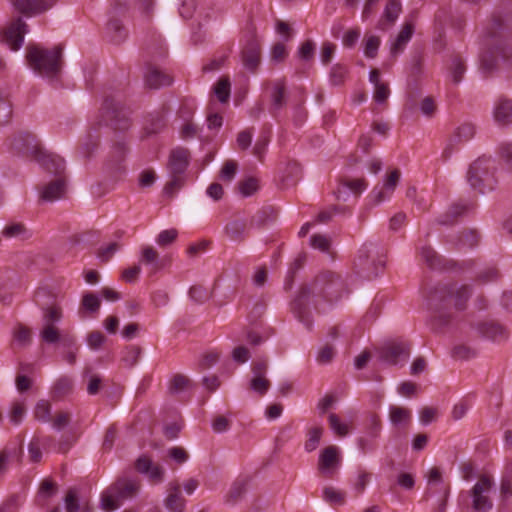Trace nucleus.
Returning <instances> with one entry per match:
<instances>
[{
	"mask_svg": "<svg viewBox=\"0 0 512 512\" xmlns=\"http://www.w3.org/2000/svg\"><path fill=\"white\" fill-rule=\"evenodd\" d=\"M512 15L503 17L493 14L485 29L486 45L491 48L488 54L481 58V69L484 73H491L496 69V59L501 56L508 60L512 57Z\"/></svg>",
	"mask_w": 512,
	"mask_h": 512,
	"instance_id": "nucleus-1",
	"label": "nucleus"
},
{
	"mask_svg": "<svg viewBox=\"0 0 512 512\" xmlns=\"http://www.w3.org/2000/svg\"><path fill=\"white\" fill-rule=\"evenodd\" d=\"M470 296L471 288L468 285L443 284L436 286L430 293L431 305L437 310L432 317V329L440 331L451 322V314L442 312L443 309L453 305L457 310H463Z\"/></svg>",
	"mask_w": 512,
	"mask_h": 512,
	"instance_id": "nucleus-2",
	"label": "nucleus"
},
{
	"mask_svg": "<svg viewBox=\"0 0 512 512\" xmlns=\"http://www.w3.org/2000/svg\"><path fill=\"white\" fill-rule=\"evenodd\" d=\"M12 146L18 152L31 156L45 171L56 177H65V161L59 155L47 153L36 136L23 133L13 139Z\"/></svg>",
	"mask_w": 512,
	"mask_h": 512,
	"instance_id": "nucleus-3",
	"label": "nucleus"
},
{
	"mask_svg": "<svg viewBox=\"0 0 512 512\" xmlns=\"http://www.w3.org/2000/svg\"><path fill=\"white\" fill-rule=\"evenodd\" d=\"M28 65L39 75L57 78L63 67V47L57 45L52 49L28 46L26 53Z\"/></svg>",
	"mask_w": 512,
	"mask_h": 512,
	"instance_id": "nucleus-4",
	"label": "nucleus"
},
{
	"mask_svg": "<svg viewBox=\"0 0 512 512\" xmlns=\"http://www.w3.org/2000/svg\"><path fill=\"white\" fill-rule=\"evenodd\" d=\"M495 162L490 158L480 157L475 160L468 170L467 179L471 187L481 194L494 191L498 180L495 177Z\"/></svg>",
	"mask_w": 512,
	"mask_h": 512,
	"instance_id": "nucleus-5",
	"label": "nucleus"
},
{
	"mask_svg": "<svg viewBox=\"0 0 512 512\" xmlns=\"http://www.w3.org/2000/svg\"><path fill=\"white\" fill-rule=\"evenodd\" d=\"M190 152L187 148L178 147L170 152L167 168L171 180L164 187L165 194L172 197L184 183V173L189 165Z\"/></svg>",
	"mask_w": 512,
	"mask_h": 512,
	"instance_id": "nucleus-6",
	"label": "nucleus"
},
{
	"mask_svg": "<svg viewBox=\"0 0 512 512\" xmlns=\"http://www.w3.org/2000/svg\"><path fill=\"white\" fill-rule=\"evenodd\" d=\"M314 290L328 301H336L346 292V285L341 276L332 271H323L313 280Z\"/></svg>",
	"mask_w": 512,
	"mask_h": 512,
	"instance_id": "nucleus-7",
	"label": "nucleus"
},
{
	"mask_svg": "<svg viewBox=\"0 0 512 512\" xmlns=\"http://www.w3.org/2000/svg\"><path fill=\"white\" fill-rule=\"evenodd\" d=\"M102 114L107 125L114 130L126 131L131 125L128 109L115 97L108 96L105 98L102 105Z\"/></svg>",
	"mask_w": 512,
	"mask_h": 512,
	"instance_id": "nucleus-8",
	"label": "nucleus"
},
{
	"mask_svg": "<svg viewBox=\"0 0 512 512\" xmlns=\"http://www.w3.org/2000/svg\"><path fill=\"white\" fill-rule=\"evenodd\" d=\"M493 487V480L490 476L482 474L478 482L472 487L470 496L472 498V508L476 512H488L493 507L489 492Z\"/></svg>",
	"mask_w": 512,
	"mask_h": 512,
	"instance_id": "nucleus-9",
	"label": "nucleus"
},
{
	"mask_svg": "<svg viewBox=\"0 0 512 512\" xmlns=\"http://www.w3.org/2000/svg\"><path fill=\"white\" fill-rule=\"evenodd\" d=\"M411 345L403 341H390L376 348L379 361L388 365H397L400 360L409 358Z\"/></svg>",
	"mask_w": 512,
	"mask_h": 512,
	"instance_id": "nucleus-10",
	"label": "nucleus"
},
{
	"mask_svg": "<svg viewBox=\"0 0 512 512\" xmlns=\"http://www.w3.org/2000/svg\"><path fill=\"white\" fill-rule=\"evenodd\" d=\"M475 135V126L472 123H462L449 135L445 148L442 151V159L448 160L461 145L471 140Z\"/></svg>",
	"mask_w": 512,
	"mask_h": 512,
	"instance_id": "nucleus-11",
	"label": "nucleus"
},
{
	"mask_svg": "<svg viewBox=\"0 0 512 512\" xmlns=\"http://www.w3.org/2000/svg\"><path fill=\"white\" fill-rule=\"evenodd\" d=\"M317 294L314 290V283L311 285H303L298 295L291 303V309L299 321L303 322L308 328L311 327L312 320L310 317L309 304L312 295Z\"/></svg>",
	"mask_w": 512,
	"mask_h": 512,
	"instance_id": "nucleus-12",
	"label": "nucleus"
},
{
	"mask_svg": "<svg viewBox=\"0 0 512 512\" xmlns=\"http://www.w3.org/2000/svg\"><path fill=\"white\" fill-rule=\"evenodd\" d=\"M317 294L314 290V283L311 285H303L298 295L291 303V309L299 321L303 322L308 328L311 327L312 320L310 317L309 304L312 295Z\"/></svg>",
	"mask_w": 512,
	"mask_h": 512,
	"instance_id": "nucleus-13",
	"label": "nucleus"
},
{
	"mask_svg": "<svg viewBox=\"0 0 512 512\" xmlns=\"http://www.w3.org/2000/svg\"><path fill=\"white\" fill-rule=\"evenodd\" d=\"M340 462L339 448L335 445H329L323 448L319 454L317 470L322 477L331 479L336 474Z\"/></svg>",
	"mask_w": 512,
	"mask_h": 512,
	"instance_id": "nucleus-14",
	"label": "nucleus"
},
{
	"mask_svg": "<svg viewBox=\"0 0 512 512\" xmlns=\"http://www.w3.org/2000/svg\"><path fill=\"white\" fill-rule=\"evenodd\" d=\"M26 32V23L21 18H17L4 30L2 41L7 44L11 50L16 51L22 46Z\"/></svg>",
	"mask_w": 512,
	"mask_h": 512,
	"instance_id": "nucleus-15",
	"label": "nucleus"
},
{
	"mask_svg": "<svg viewBox=\"0 0 512 512\" xmlns=\"http://www.w3.org/2000/svg\"><path fill=\"white\" fill-rule=\"evenodd\" d=\"M57 0H11L14 9L25 16L41 14L54 6Z\"/></svg>",
	"mask_w": 512,
	"mask_h": 512,
	"instance_id": "nucleus-16",
	"label": "nucleus"
},
{
	"mask_svg": "<svg viewBox=\"0 0 512 512\" xmlns=\"http://www.w3.org/2000/svg\"><path fill=\"white\" fill-rule=\"evenodd\" d=\"M420 253L426 265L433 270L451 271L457 267L455 261L442 257L431 246H423Z\"/></svg>",
	"mask_w": 512,
	"mask_h": 512,
	"instance_id": "nucleus-17",
	"label": "nucleus"
},
{
	"mask_svg": "<svg viewBox=\"0 0 512 512\" xmlns=\"http://www.w3.org/2000/svg\"><path fill=\"white\" fill-rule=\"evenodd\" d=\"M65 193V177H56V179L42 186L40 190V200L43 202H53L63 198Z\"/></svg>",
	"mask_w": 512,
	"mask_h": 512,
	"instance_id": "nucleus-18",
	"label": "nucleus"
},
{
	"mask_svg": "<svg viewBox=\"0 0 512 512\" xmlns=\"http://www.w3.org/2000/svg\"><path fill=\"white\" fill-rule=\"evenodd\" d=\"M241 58L244 67L254 73L260 64V44L256 40H250L243 48Z\"/></svg>",
	"mask_w": 512,
	"mask_h": 512,
	"instance_id": "nucleus-19",
	"label": "nucleus"
},
{
	"mask_svg": "<svg viewBox=\"0 0 512 512\" xmlns=\"http://www.w3.org/2000/svg\"><path fill=\"white\" fill-rule=\"evenodd\" d=\"M165 507L170 512H183L186 506V500L181 494V487L177 481L171 482L168 488Z\"/></svg>",
	"mask_w": 512,
	"mask_h": 512,
	"instance_id": "nucleus-20",
	"label": "nucleus"
},
{
	"mask_svg": "<svg viewBox=\"0 0 512 512\" xmlns=\"http://www.w3.org/2000/svg\"><path fill=\"white\" fill-rule=\"evenodd\" d=\"M111 486V491H115L116 497L120 500L128 499L136 495L140 488L138 481L128 478H118Z\"/></svg>",
	"mask_w": 512,
	"mask_h": 512,
	"instance_id": "nucleus-21",
	"label": "nucleus"
},
{
	"mask_svg": "<svg viewBox=\"0 0 512 512\" xmlns=\"http://www.w3.org/2000/svg\"><path fill=\"white\" fill-rule=\"evenodd\" d=\"M370 258V250L362 248L359 250V254L354 262L358 272L365 274L366 277H372L378 274V267L376 262Z\"/></svg>",
	"mask_w": 512,
	"mask_h": 512,
	"instance_id": "nucleus-22",
	"label": "nucleus"
},
{
	"mask_svg": "<svg viewBox=\"0 0 512 512\" xmlns=\"http://www.w3.org/2000/svg\"><path fill=\"white\" fill-rule=\"evenodd\" d=\"M145 81L150 88L159 89L170 86L173 82V77L157 67L150 66L146 73Z\"/></svg>",
	"mask_w": 512,
	"mask_h": 512,
	"instance_id": "nucleus-23",
	"label": "nucleus"
},
{
	"mask_svg": "<svg viewBox=\"0 0 512 512\" xmlns=\"http://www.w3.org/2000/svg\"><path fill=\"white\" fill-rule=\"evenodd\" d=\"M40 338L44 343L56 344L62 341L65 346L71 347L75 345L74 337H61L60 330L56 325H43L40 331Z\"/></svg>",
	"mask_w": 512,
	"mask_h": 512,
	"instance_id": "nucleus-24",
	"label": "nucleus"
},
{
	"mask_svg": "<svg viewBox=\"0 0 512 512\" xmlns=\"http://www.w3.org/2000/svg\"><path fill=\"white\" fill-rule=\"evenodd\" d=\"M401 10L402 6L400 1L389 0L388 3L386 4L381 19L378 22V28L381 30H386L390 26H392L397 20Z\"/></svg>",
	"mask_w": 512,
	"mask_h": 512,
	"instance_id": "nucleus-25",
	"label": "nucleus"
},
{
	"mask_svg": "<svg viewBox=\"0 0 512 512\" xmlns=\"http://www.w3.org/2000/svg\"><path fill=\"white\" fill-rule=\"evenodd\" d=\"M494 119L501 126L512 123V99L501 97L494 109Z\"/></svg>",
	"mask_w": 512,
	"mask_h": 512,
	"instance_id": "nucleus-26",
	"label": "nucleus"
},
{
	"mask_svg": "<svg viewBox=\"0 0 512 512\" xmlns=\"http://www.w3.org/2000/svg\"><path fill=\"white\" fill-rule=\"evenodd\" d=\"M141 262L149 266V275H153L161 270L164 266L163 260L160 258L159 253L153 247H145L142 250Z\"/></svg>",
	"mask_w": 512,
	"mask_h": 512,
	"instance_id": "nucleus-27",
	"label": "nucleus"
},
{
	"mask_svg": "<svg viewBox=\"0 0 512 512\" xmlns=\"http://www.w3.org/2000/svg\"><path fill=\"white\" fill-rule=\"evenodd\" d=\"M414 29H415L414 24L411 22H406L403 25L401 31L397 35V38L391 47L392 54H397V53L403 51L404 46L411 39V37L414 33Z\"/></svg>",
	"mask_w": 512,
	"mask_h": 512,
	"instance_id": "nucleus-28",
	"label": "nucleus"
},
{
	"mask_svg": "<svg viewBox=\"0 0 512 512\" xmlns=\"http://www.w3.org/2000/svg\"><path fill=\"white\" fill-rule=\"evenodd\" d=\"M286 83L284 80H278L273 85V90L271 93V101H272V112L278 111L283 108L286 104Z\"/></svg>",
	"mask_w": 512,
	"mask_h": 512,
	"instance_id": "nucleus-29",
	"label": "nucleus"
},
{
	"mask_svg": "<svg viewBox=\"0 0 512 512\" xmlns=\"http://www.w3.org/2000/svg\"><path fill=\"white\" fill-rule=\"evenodd\" d=\"M41 310L43 313V325H56V323L60 322L63 317L62 308L56 302L42 307Z\"/></svg>",
	"mask_w": 512,
	"mask_h": 512,
	"instance_id": "nucleus-30",
	"label": "nucleus"
},
{
	"mask_svg": "<svg viewBox=\"0 0 512 512\" xmlns=\"http://www.w3.org/2000/svg\"><path fill=\"white\" fill-rule=\"evenodd\" d=\"M127 150L128 148L124 142H117L113 145L110 159L107 162V166L111 171H116L120 168V163L124 161Z\"/></svg>",
	"mask_w": 512,
	"mask_h": 512,
	"instance_id": "nucleus-31",
	"label": "nucleus"
},
{
	"mask_svg": "<svg viewBox=\"0 0 512 512\" xmlns=\"http://www.w3.org/2000/svg\"><path fill=\"white\" fill-rule=\"evenodd\" d=\"M323 433L324 428L322 426H314L307 430L304 442V450L307 453H311L319 447Z\"/></svg>",
	"mask_w": 512,
	"mask_h": 512,
	"instance_id": "nucleus-32",
	"label": "nucleus"
},
{
	"mask_svg": "<svg viewBox=\"0 0 512 512\" xmlns=\"http://www.w3.org/2000/svg\"><path fill=\"white\" fill-rule=\"evenodd\" d=\"M247 224L245 220H233L225 227V233L235 241H243Z\"/></svg>",
	"mask_w": 512,
	"mask_h": 512,
	"instance_id": "nucleus-33",
	"label": "nucleus"
},
{
	"mask_svg": "<svg viewBox=\"0 0 512 512\" xmlns=\"http://www.w3.org/2000/svg\"><path fill=\"white\" fill-rule=\"evenodd\" d=\"M213 92L221 103L228 102L231 93L230 78L222 76L214 85Z\"/></svg>",
	"mask_w": 512,
	"mask_h": 512,
	"instance_id": "nucleus-34",
	"label": "nucleus"
},
{
	"mask_svg": "<svg viewBox=\"0 0 512 512\" xmlns=\"http://www.w3.org/2000/svg\"><path fill=\"white\" fill-rule=\"evenodd\" d=\"M248 481L246 479L236 480L226 495V502L234 504L240 500L247 491Z\"/></svg>",
	"mask_w": 512,
	"mask_h": 512,
	"instance_id": "nucleus-35",
	"label": "nucleus"
},
{
	"mask_svg": "<svg viewBox=\"0 0 512 512\" xmlns=\"http://www.w3.org/2000/svg\"><path fill=\"white\" fill-rule=\"evenodd\" d=\"M478 329L483 336L493 340L505 337L504 328L498 323H481Z\"/></svg>",
	"mask_w": 512,
	"mask_h": 512,
	"instance_id": "nucleus-36",
	"label": "nucleus"
},
{
	"mask_svg": "<svg viewBox=\"0 0 512 512\" xmlns=\"http://www.w3.org/2000/svg\"><path fill=\"white\" fill-rule=\"evenodd\" d=\"M479 243V234L475 230H468L462 232L459 236L455 246L457 249L461 250L464 248H473L477 246Z\"/></svg>",
	"mask_w": 512,
	"mask_h": 512,
	"instance_id": "nucleus-37",
	"label": "nucleus"
},
{
	"mask_svg": "<svg viewBox=\"0 0 512 512\" xmlns=\"http://www.w3.org/2000/svg\"><path fill=\"white\" fill-rule=\"evenodd\" d=\"M348 75V68L346 65L337 63L334 64L329 72V80L333 86H340L344 84Z\"/></svg>",
	"mask_w": 512,
	"mask_h": 512,
	"instance_id": "nucleus-38",
	"label": "nucleus"
},
{
	"mask_svg": "<svg viewBox=\"0 0 512 512\" xmlns=\"http://www.w3.org/2000/svg\"><path fill=\"white\" fill-rule=\"evenodd\" d=\"M390 420L393 425L408 423L411 419V412L408 408L391 406L389 410Z\"/></svg>",
	"mask_w": 512,
	"mask_h": 512,
	"instance_id": "nucleus-39",
	"label": "nucleus"
},
{
	"mask_svg": "<svg viewBox=\"0 0 512 512\" xmlns=\"http://www.w3.org/2000/svg\"><path fill=\"white\" fill-rule=\"evenodd\" d=\"M466 210L467 206L463 204H455L444 216L440 217L437 222L440 225H451L459 216L463 215Z\"/></svg>",
	"mask_w": 512,
	"mask_h": 512,
	"instance_id": "nucleus-40",
	"label": "nucleus"
},
{
	"mask_svg": "<svg viewBox=\"0 0 512 512\" xmlns=\"http://www.w3.org/2000/svg\"><path fill=\"white\" fill-rule=\"evenodd\" d=\"M64 504L66 512H78L80 509L79 502V489L77 487H70L64 497Z\"/></svg>",
	"mask_w": 512,
	"mask_h": 512,
	"instance_id": "nucleus-41",
	"label": "nucleus"
},
{
	"mask_svg": "<svg viewBox=\"0 0 512 512\" xmlns=\"http://www.w3.org/2000/svg\"><path fill=\"white\" fill-rule=\"evenodd\" d=\"M2 235L5 238H16V237L28 238L30 236L28 234V229L26 228V226L20 222L7 225L2 230Z\"/></svg>",
	"mask_w": 512,
	"mask_h": 512,
	"instance_id": "nucleus-42",
	"label": "nucleus"
},
{
	"mask_svg": "<svg viewBox=\"0 0 512 512\" xmlns=\"http://www.w3.org/2000/svg\"><path fill=\"white\" fill-rule=\"evenodd\" d=\"M13 339L20 347H26L31 343V330L23 324H18L13 332Z\"/></svg>",
	"mask_w": 512,
	"mask_h": 512,
	"instance_id": "nucleus-43",
	"label": "nucleus"
},
{
	"mask_svg": "<svg viewBox=\"0 0 512 512\" xmlns=\"http://www.w3.org/2000/svg\"><path fill=\"white\" fill-rule=\"evenodd\" d=\"M119 501L116 497L115 491H111V486H109L102 494L101 497V505L105 511H113L119 507Z\"/></svg>",
	"mask_w": 512,
	"mask_h": 512,
	"instance_id": "nucleus-44",
	"label": "nucleus"
},
{
	"mask_svg": "<svg viewBox=\"0 0 512 512\" xmlns=\"http://www.w3.org/2000/svg\"><path fill=\"white\" fill-rule=\"evenodd\" d=\"M190 385V379L183 374H175L169 383V393L177 394L184 391Z\"/></svg>",
	"mask_w": 512,
	"mask_h": 512,
	"instance_id": "nucleus-45",
	"label": "nucleus"
},
{
	"mask_svg": "<svg viewBox=\"0 0 512 512\" xmlns=\"http://www.w3.org/2000/svg\"><path fill=\"white\" fill-rule=\"evenodd\" d=\"M107 29L112 33V41L120 43L126 37V31L118 19H112L107 24Z\"/></svg>",
	"mask_w": 512,
	"mask_h": 512,
	"instance_id": "nucleus-46",
	"label": "nucleus"
},
{
	"mask_svg": "<svg viewBox=\"0 0 512 512\" xmlns=\"http://www.w3.org/2000/svg\"><path fill=\"white\" fill-rule=\"evenodd\" d=\"M271 383L266 376H253L250 380V389L259 395H264L270 388Z\"/></svg>",
	"mask_w": 512,
	"mask_h": 512,
	"instance_id": "nucleus-47",
	"label": "nucleus"
},
{
	"mask_svg": "<svg viewBox=\"0 0 512 512\" xmlns=\"http://www.w3.org/2000/svg\"><path fill=\"white\" fill-rule=\"evenodd\" d=\"M259 188L258 180L254 177H249L238 183V190L244 196H251Z\"/></svg>",
	"mask_w": 512,
	"mask_h": 512,
	"instance_id": "nucleus-48",
	"label": "nucleus"
},
{
	"mask_svg": "<svg viewBox=\"0 0 512 512\" xmlns=\"http://www.w3.org/2000/svg\"><path fill=\"white\" fill-rule=\"evenodd\" d=\"M51 405L46 400H40L35 407L34 417L43 422L50 421Z\"/></svg>",
	"mask_w": 512,
	"mask_h": 512,
	"instance_id": "nucleus-49",
	"label": "nucleus"
},
{
	"mask_svg": "<svg viewBox=\"0 0 512 512\" xmlns=\"http://www.w3.org/2000/svg\"><path fill=\"white\" fill-rule=\"evenodd\" d=\"M323 497L331 504L342 505L345 502V493L338 491L333 487H325L323 490Z\"/></svg>",
	"mask_w": 512,
	"mask_h": 512,
	"instance_id": "nucleus-50",
	"label": "nucleus"
},
{
	"mask_svg": "<svg viewBox=\"0 0 512 512\" xmlns=\"http://www.w3.org/2000/svg\"><path fill=\"white\" fill-rule=\"evenodd\" d=\"M58 492V485L51 478H45L40 486L38 493L41 497L51 498Z\"/></svg>",
	"mask_w": 512,
	"mask_h": 512,
	"instance_id": "nucleus-51",
	"label": "nucleus"
},
{
	"mask_svg": "<svg viewBox=\"0 0 512 512\" xmlns=\"http://www.w3.org/2000/svg\"><path fill=\"white\" fill-rule=\"evenodd\" d=\"M452 356L458 360H468L476 356V350L467 345L460 344L452 349Z\"/></svg>",
	"mask_w": 512,
	"mask_h": 512,
	"instance_id": "nucleus-52",
	"label": "nucleus"
},
{
	"mask_svg": "<svg viewBox=\"0 0 512 512\" xmlns=\"http://www.w3.org/2000/svg\"><path fill=\"white\" fill-rule=\"evenodd\" d=\"M81 305L85 310L95 313L100 308V299L94 293H86L82 297Z\"/></svg>",
	"mask_w": 512,
	"mask_h": 512,
	"instance_id": "nucleus-53",
	"label": "nucleus"
},
{
	"mask_svg": "<svg viewBox=\"0 0 512 512\" xmlns=\"http://www.w3.org/2000/svg\"><path fill=\"white\" fill-rule=\"evenodd\" d=\"M465 70L466 67L464 62L459 57H454L451 66V75L455 84L462 81Z\"/></svg>",
	"mask_w": 512,
	"mask_h": 512,
	"instance_id": "nucleus-54",
	"label": "nucleus"
},
{
	"mask_svg": "<svg viewBox=\"0 0 512 512\" xmlns=\"http://www.w3.org/2000/svg\"><path fill=\"white\" fill-rule=\"evenodd\" d=\"M380 45V38L375 35L368 36L365 41L364 54L368 58H375L377 56L378 48Z\"/></svg>",
	"mask_w": 512,
	"mask_h": 512,
	"instance_id": "nucleus-55",
	"label": "nucleus"
},
{
	"mask_svg": "<svg viewBox=\"0 0 512 512\" xmlns=\"http://www.w3.org/2000/svg\"><path fill=\"white\" fill-rule=\"evenodd\" d=\"M12 117V104L10 101L0 95V125L7 124Z\"/></svg>",
	"mask_w": 512,
	"mask_h": 512,
	"instance_id": "nucleus-56",
	"label": "nucleus"
},
{
	"mask_svg": "<svg viewBox=\"0 0 512 512\" xmlns=\"http://www.w3.org/2000/svg\"><path fill=\"white\" fill-rule=\"evenodd\" d=\"M330 428L335 432L336 435L343 437L348 434V426L341 423L339 417L335 413H331L328 417Z\"/></svg>",
	"mask_w": 512,
	"mask_h": 512,
	"instance_id": "nucleus-57",
	"label": "nucleus"
},
{
	"mask_svg": "<svg viewBox=\"0 0 512 512\" xmlns=\"http://www.w3.org/2000/svg\"><path fill=\"white\" fill-rule=\"evenodd\" d=\"M53 390L56 396L63 397L72 390V381L66 377L60 378L55 383Z\"/></svg>",
	"mask_w": 512,
	"mask_h": 512,
	"instance_id": "nucleus-58",
	"label": "nucleus"
},
{
	"mask_svg": "<svg viewBox=\"0 0 512 512\" xmlns=\"http://www.w3.org/2000/svg\"><path fill=\"white\" fill-rule=\"evenodd\" d=\"M237 167L238 166L235 161H226L220 171L221 179L224 181H231L236 175Z\"/></svg>",
	"mask_w": 512,
	"mask_h": 512,
	"instance_id": "nucleus-59",
	"label": "nucleus"
},
{
	"mask_svg": "<svg viewBox=\"0 0 512 512\" xmlns=\"http://www.w3.org/2000/svg\"><path fill=\"white\" fill-rule=\"evenodd\" d=\"M71 422V414L69 412L60 411L52 419V425L57 430H62Z\"/></svg>",
	"mask_w": 512,
	"mask_h": 512,
	"instance_id": "nucleus-60",
	"label": "nucleus"
},
{
	"mask_svg": "<svg viewBox=\"0 0 512 512\" xmlns=\"http://www.w3.org/2000/svg\"><path fill=\"white\" fill-rule=\"evenodd\" d=\"M310 244L312 247L327 252L330 248V240L321 234H315L311 237Z\"/></svg>",
	"mask_w": 512,
	"mask_h": 512,
	"instance_id": "nucleus-61",
	"label": "nucleus"
},
{
	"mask_svg": "<svg viewBox=\"0 0 512 512\" xmlns=\"http://www.w3.org/2000/svg\"><path fill=\"white\" fill-rule=\"evenodd\" d=\"M390 95V89L387 83L377 84L375 86L373 98L377 103H385Z\"/></svg>",
	"mask_w": 512,
	"mask_h": 512,
	"instance_id": "nucleus-62",
	"label": "nucleus"
},
{
	"mask_svg": "<svg viewBox=\"0 0 512 512\" xmlns=\"http://www.w3.org/2000/svg\"><path fill=\"white\" fill-rule=\"evenodd\" d=\"M190 297L196 302L202 303L209 298L208 291L201 285H194L189 290Z\"/></svg>",
	"mask_w": 512,
	"mask_h": 512,
	"instance_id": "nucleus-63",
	"label": "nucleus"
},
{
	"mask_svg": "<svg viewBox=\"0 0 512 512\" xmlns=\"http://www.w3.org/2000/svg\"><path fill=\"white\" fill-rule=\"evenodd\" d=\"M499 155L507 168L512 171V143H503L499 148Z\"/></svg>",
	"mask_w": 512,
	"mask_h": 512,
	"instance_id": "nucleus-64",
	"label": "nucleus"
}]
</instances>
